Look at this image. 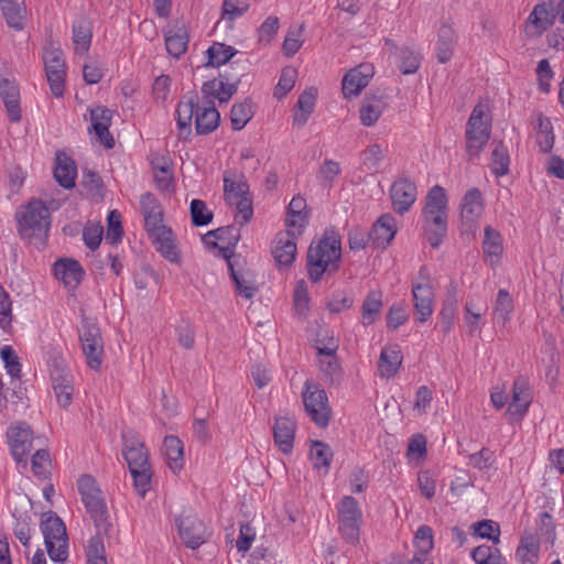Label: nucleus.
I'll use <instances>...</instances> for the list:
<instances>
[{
    "instance_id": "e433bc0d",
    "label": "nucleus",
    "mask_w": 564,
    "mask_h": 564,
    "mask_svg": "<svg viewBox=\"0 0 564 564\" xmlns=\"http://www.w3.org/2000/svg\"><path fill=\"white\" fill-rule=\"evenodd\" d=\"M156 243V250L170 262L180 263V250L173 239V232L167 228V234L158 231L149 236Z\"/></svg>"
},
{
    "instance_id": "680f3d73",
    "label": "nucleus",
    "mask_w": 564,
    "mask_h": 564,
    "mask_svg": "<svg viewBox=\"0 0 564 564\" xmlns=\"http://www.w3.org/2000/svg\"><path fill=\"white\" fill-rule=\"evenodd\" d=\"M296 76L297 72L295 68L291 66L284 67L279 83L274 88V97L279 99L283 98L294 87Z\"/></svg>"
},
{
    "instance_id": "a18cd8bd",
    "label": "nucleus",
    "mask_w": 564,
    "mask_h": 564,
    "mask_svg": "<svg viewBox=\"0 0 564 564\" xmlns=\"http://www.w3.org/2000/svg\"><path fill=\"white\" fill-rule=\"evenodd\" d=\"M253 116L251 99L247 98L241 102L232 105L230 110L231 128L239 131L246 127Z\"/></svg>"
},
{
    "instance_id": "37998d69",
    "label": "nucleus",
    "mask_w": 564,
    "mask_h": 564,
    "mask_svg": "<svg viewBox=\"0 0 564 564\" xmlns=\"http://www.w3.org/2000/svg\"><path fill=\"white\" fill-rule=\"evenodd\" d=\"M316 100V89L308 88L304 90V93L299 97L296 102V107L300 109V112H295L293 116V123L303 127L307 120L310 115L314 111Z\"/></svg>"
},
{
    "instance_id": "dca6fc26",
    "label": "nucleus",
    "mask_w": 564,
    "mask_h": 564,
    "mask_svg": "<svg viewBox=\"0 0 564 564\" xmlns=\"http://www.w3.org/2000/svg\"><path fill=\"white\" fill-rule=\"evenodd\" d=\"M532 402V392L528 379L519 377L513 381L512 400L507 409L510 421H519Z\"/></svg>"
},
{
    "instance_id": "f257e3e1",
    "label": "nucleus",
    "mask_w": 564,
    "mask_h": 564,
    "mask_svg": "<svg viewBox=\"0 0 564 564\" xmlns=\"http://www.w3.org/2000/svg\"><path fill=\"white\" fill-rule=\"evenodd\" d=\"M195 117V130L198 135L215 131L220 122V113L215 105L199 106L197 93H189L176 107V121L181 134L185 138L192 133V120Z\"/></svg>"
},
{
    "instance_id": "e2e57ef3",
    "label": "nucleus",
    "mask_w": 564,
    "mask_h": 564,
    "mask_svg": "<svg viewBox=\"0 0 564 564\" xmlns=\"http://www.w3.org/2000/svg\"><path fill=\"white\" fill-rule=\"evenodd\" d=\"M102 535H106V534L104 532H99L97 530L96 535L91 536L88 540V544L86 547L87 562H93V561H97V560H107Z\"/></svg>"
},
{
    "instance_id": "ddd939ff",
    "label": "nucleus",
    "mask_w": 564,
    "mask_h": 564,
    "mask_svg": "<svg viewBox=\"0 0 564 564\" xmlns=\"http://www.w3.org/2000/svg\"><path fill=\"white\" fill-rule=\"evenodd\" d=\"M484 210L481 193L478 188L468 189L460 206V226L464 232L474 234Z\"/></svg>"
},
{
    "instance_id": "c03bdc74",
    "label": "nucleus",
    "mask_w": 564,
    "mask_h": 564,
    "mask_svg": "<svg viewBox=\"0 0 564 564\" xmlns=\"http://www.w3.org/2000/svg\"><path fill=\"white\" fill-rule=\"evenodd\" d=\"M513 312V300L509 292L505 289H500L497 293L496 302L494 305V319L501 325H506Z\"/></svg>"
},
{
    "instance_id": "6ab92c4d",
    "label": "nucleus",
    "mask_w": 564,
    "mask_h": 564,
    "mask_svg": "<svg viewBox=\"0 0 564 564\" xmlns=\"http://www.w3.org/2000/svg\"><path fill=\"white\" fill-rule=\"evenodd\" d=\"M397 220L392 214L381 215L368 232L369 241L376 249H386L397 234Z\"/></svg>"
},
{
    "instance_id": "5701e85b",
    "label": "nucleus",
    "mask_w": 564,
    "mask_h": 564,
    "mask_svg": "<svg viewBox=\"0 0 564 564\" xmlns=\"http://www.w3.org/2000/svg\"><path fill=\"white\" fill-rule=\"evenodd\" d=\"M271 252L279 267H290L296 257V242L293 234L289 230L278 234Z\"/></svg>"
},
{
    "instance_id": "72a5a7b5",
    "label": "nucleus",
    "mask_w": 564,
    "mask_h": 564,
    "mask_svg": "<svg viewBox=\"0 0 564 564\" xmlns=\"http://www.w3.org/2000/svg\"><path fill=\"white\" fill-rule=\"evenodd\" d=\"M122 454L129 470L150 466L148 449L139 441L124 438Z\"/></svg>"
},
{
    "instance_id": "1a4fd4ad",
    "label": "nucleus",
    "mask_w": 564,
    "mask_h": 564,
    "mask_svg": "<svg viewBox=\"0 0 564 564\" xmlns=\"http://www.w3.org/2000/svg\"><path fill=\"white\" fill-rule=\"evenodd\" d=\"M305 412L319 427H326L330 421L332 410L326 391L319 384L306 381L302 392Z\"/></svg>"
},
{
    "instance_id": "13d9d810",
    "label": "nucleus",
    "mask_w": 564,
    "mask_h": 564,
    "mask_svg": "<svg viewBox=\"0 0 564 564\" xmlns=\"http://www.w3.org/2000/svg\"><path fill=\"white\" fill-rule=\"evenodd\" d=\"M51 458L46 449H37L31 459V468L37 478L46 479L50 476Z\"/></svg>"
},
{
    "instance_id": "58836bf2",
    "label": "nucleus",
    "mask_w": 564,
    "mask_h": 564,
    "mask_svg": "<svg viewBox=\"0 0 564 564\" xmlns=\"http://www.w3.org/2000/svg\"><path fill=\"white\" fill-rule=\"evenodd\" d=\"M382 293L370 291L361 306V322L365 326L373 324L382 310Z\"/></svg>"
},
{
    "instance_id": "393cba45",
    "label": "nucleus",
    "mask_w": 564,
    "mask_h": 564,
    "mask_svg": "<svg viewBox=\"0 0 564 564\" xmlns=\"http://www.w3.org/2000/svg\"><path fill=\"white\" fill-rule=\"evenodd\" d=\"M296 422L289 416L275 417L273 426V438L279 449L289 454L293 449Z\"/></svg>"
},
{
    "instance_id": "338daca9",
    "label": "nucleus",
    "mask_w": 564,
    "mask_h": 564,
    "mask_svg": "<svg viewBox=\"0 0 564 564\" xmlns=\"http://www.w3.org/2000/svg\"><path fill=\"white\" fill-rule=\"evenodd\" d=\"M12 322V302L9 293L0 284V328L8 330Z\"/></svg>"
},
{
    "instance_id": "0eeeda50",
    "label": "nucleus",
    "mask_w": 564,
    "mask_h": 564,
    "mask_svg": "<svg viewBox=\"0 0 564 564\" xmlns=\"http://www.w3.org/2000/svg\"><path fill=\"white\" fill-rule=\"evenodd\" d=\"M224 195L229 206L236 208V221L240 226L247 225L253 216L252 199L249 196V185L243 176L232 178L224 177Z\"/></svg>"
},
{
    "instance_id": "20e7f679",
    "label": "nucleus",
    "mask_w": 564,
    "mask_h": 564,
    "mask_svg": "<svg viewBox=\"0 0 564 564\" xmlns=\"http://www.w3.org/2000/svg\"><path fill=\"white\" fill-rule=\"evenodd\" d=\"M341 257L340 238L335 230H326L316 246L312 243L307 250V274L313 282H318L328 267L338 269Z\"/></svg>"
},
{
    "instance_id": "4d7b16f0",
    "label": "nucleus",
    "mask_w": 564,
    "mask_h": 564,
    "mask_svg": "<svg viewBox=\"0 0 564 564\" xmlns=\"http://www.w3.org/2000/svg\"><path fill=\"white\" fill-rule=\"evenodd\" d=\"M189 210L195 227L206 226L213 220V213L208 210L206 203L200 199H193Z\"/></svg>"
},
{
    "instance_id": "bb28decb",
    "label": "nucleus",
    "mask_w": 564,
    "mask_h": 564,
    "mask_svg": "<svg viewBox=\"0 0 564 564\" xmlns=\"http://www.w3.org/2000/svg\"><path fill=\"white\" fill-rule=\"evenodd\" d=\"M0 97L12 122L21 120L20 90L14 80L0 79Z\"/></svg>"
},
{
    "instance_id": "49530a36",
    "label": "nucleus",
    "mask_w": 564,
    "mask_h": 564,
    "mask_svg": "<svg viewBox=\"0 0 564 564\" xmlns=\"http://www.w3.org/2000/svg\"><path fill=\"white\" fill-rule=\"evenodd\" d=\"M237 53V50L230 45H226L224 43L215 42L208 50L207 54V64L206 66H216L219 67L226 63H228Z\"/></svg>"
},
{
    "instance_id": "9b49d317",
    "label": "nucleus",
    "mask_w": 564,
    "mask_h": 564,
    "mask_svg": "<svg viewBox=\"0 0 564 564\" xmlns=\"http://www.w3.org/2000/svg\"><path fill=\"white\" fill-rule=\"evenodd\" d=\"M339 531L341 536L350 542L359 541L361 523V510L357 500L351 496H345L338 505Z\"/></svg>"
},
{
    "instance_id": "b1692460",
    "label": "nucleus",
    "mask_w": 564,
    "mask_h": 564,
    "mask_svg": "<svg viewBox=\"0 0 564 564\" xmlns=\"http://www.w3.org/2000/svg\"><path fill=\"white\" fill-rule=\"evenodd\" d=\"M228 78L223 82L218 76L207 80L203 84L200 91L203 96V104L215 105L218 100L220 104L228 102L236 94V88L232 84H228Z\"/></svg>"
},
{
    "instance_id": "4c0bfd02",
    "label": "nucleus",
    "mask_w": 564,
    "mask_h": 564,
    "mask_svg": "<svg viewBox=\"0 0 564 564\" xmlns=\"http://www.w3.org/2000/svg\"><path fill=\"white\" fill-rule=\"evenodd\" d=\"M384 102L380 97H365L359 110V118L364 126H373L382 115Z\"/></svg>"
},
{
    "instance_id": "a19ab883",
    "label": "nucleus",
    "mask_w": 564,
    "mask_h": 564,
    "mask_svg": "<svg viewBox=\"0 0 564 564\" xmlns=\"http://www.w3.org/2000/svg\"><path fill=\"white\" fill-rule=\"evenodd\" d=\"M454 45V30L449 25L443 24L438 30V39L436 42V56L440 63H446L451 59Z\"/></svg>"
},
{
    "instance_id": "2eb2a0df",
    "label": "nucleus",
    "mask_w": 564,
    "mask_h": 564,
    "mask_svg": "<svg viewBox=\"0 0 564 564\" xmlns=\"http://www.w3.org/2000/svg\"><path fill=\"white\" fill-rule=\"evenodd\" d=\"M140 208L144 217V228L149 236L158 231L167 234V227L163 224L162 205L152 193L141 195Z\"/></svg>"
},
{
    "instance_id": "a211bd4d",
    "label": "nucleus",
    "mask_w": 564,
    "mask_h": 564,
    "mask_svg": "<svg viewBox=\"0 0 564 564\" xmlns=\"http://www.w3.org/2000/svg\"><path fill=\"white\" fill-rule=\"evenodd\" d=\"M434 291L430 283H412L414 316L419 323H425L434 311Z\"/></svg>"
},
{
    "instance_id": "7c9ffc66",
    "label": "nucleus",
    "mask_w": 564,
    "mask_h": 564,
    "mask_svg": "<svg viewBox=\"0 0 564 564\" xmlns=\"http://www.w3.org/2000/svg\"><path fill=\"white\" fill-rule=\"evenodd\" d=\"M55 162V181L66 189L73 188L75 186V180L77 176V167L74 160L66 155L64 152L58 151L56 153Z\"/></svg>"
},
{
    "instance_id": "c85d7f7f",
    "label": "nucleus",
    "mask_w": 564,
    "mask_h": 564,
    "mask_svg": "<svg viewBox=\"0 0 564 564\" xmlns=\"http://www.w3.org/2000/svg\"><path fill=\"white\" fill-rule=\"evenodd\" d=\"M403 356L398 345H389L382 348L378 360V373L381 378H393L401 365Z\"/></svg>"
},
{
    "instance_id": "ea45409f",
    "label": "nucleus",
    "mask_w": 564,
    "mask_h": 564,
    "mask_svg": "<svg viewBox=\"0 0 564 564\" xmlns=\"http://www.w3.org/2000/svg\"><path fill=\"white\" fill-rule=\"evenodd\" d=\"M288 215L290 216L285 220L288 227H305L308 223L305 198L300 195L294 196L289 204Z\"/></svg>"
},
{
    "instance_id": "4468645a",
    "label": "nucleus",
    "mask_w": 564,
    "mask_h": 564,
    "mask_svg": "<svg viewBox=\"0 0 564 564\" xmlns=\"http://www.w3.org/2000/svg\"><path fill=\"white\" fill-rule=\"evenodd\" d=\"M177 527L181 539L192 550L198 549L208 536L204 522L196 514H182Z\"/></svg>"
},
{
    "instance_id": "bf43d9fd",
    "label": "nucleus",
    "mask_w": 564,
    "mask_h": 564,
    "mask_svg": "<svg viewBox=\"0 0 564 564\" xmlns=\"http://www.w3.org/2000/svg\"><path fill=\"white\" fill-rule=\"evenodd\" d=\"M249 9L247 0H224L221 7V18L226 21L232 22L237 18L243 15Z\"/></svg>"
},
{
    "instance_id": "cd10ccee",
    "label": "nucleus",
    "mask_w": 564,
    "mask_h": 564,
    "mask_svg": "<svg viewBox=\"0 0 564 564\" xmlns=\"http://www.w3.org/2000/svg\"><path fill=\"white\" fill-rule=\"evenodd\" d=\"M54 275L66 286L76 288L84 278V270L79 262L74 259H59L53 267Z\"/></svg>"
},
{
    "instance_id": "4be33fe9",
    "label": "nucleus",
    "mask_w": 564,
    "mask_h": 564,
    "mask_svg": "<svg viewBox=\"0 0 564 564\" xmlns=\"http://www.w3.org/2000/svg\"><path fill=\"white\" fill-rule=\"evenodd\" d=\"M89 111L91 129L96 133L99 142L107 149H112L115 147V139L109 131L111 126L112 111L101 106L90 108Z\"/></svg>"
},
{
    "instance_id": "f704fd0d",
    "label": "nucleus",
    "mask_w": 564,
    "mask_h": 564,
    "mask_svg": "<svg viewBox=\"0 0 564 564\" xmlns=\"http://www.w3.org/2000/svg\"><path fill=\"white\" fill-rule=\"evenodd\" d=\"M540 554V542L531 532H524L520 539V544L516 550V560L520 564H536Z\"/></svg>"
},
{
    "instance_id": "412c9836",
    "label": "nucleus",
    "mask_w": 564,
    "mask_h": 564,
    "mask_svg": "<svg viewBox=\"0 0 564 564\" xmlns=\"http://www.w3.org/2000/svg\"><path fill=\"white\" fill-rule=\"evenodd\" d=\"M373 75L371 65L360 64L350 69L343 78L341 90L346 98L358 96L368 85L370 77Z\"/></svg>"
},
{
    "instance_id": "8fccbe9b",
    "label": "nucleus",
    "mask_w": 564,
    "mask_h": 564,
    "mask_svg": "<svg viewBox=\"0 0 564 564\" xmlns=\"http://www.w3.org/2000/svg\"><path fill=\"white\" fill-rule=\"evenodd\" d=\"M45 72L66 69L63 51L50 42L43 51Z\"/></svg>"
},
{
    "instance_id": "603ef678",
    "label": "nucleus",
    "mask_w": 564,
    "mask_h": 564,
    "mask_svg": "<svg viewBox=\"0 0 564 564\" xmlns=\"http://www.w3.org/2000/svg\"><path fill=\"white\" fill-rule=\"evenodd\" d=\"M304 25L299 28H290L282 44V50L285 56L291 57L295 55L304 43L303 39Z\"/></svg>"
},
{
    "instance_id": "c756f323",
    "label": "nucleus",
    "mask_w": 564,
    "mask_h": 564,
    "mask_svg": "<svg viewBox=\"0 0 564 564\" xmlns=\"http://www.w3.org/2000/svg\"><path fill=\"white\" fill-rule=\"evenodd\" d=\"M556 12L554 0L542 1L534 6L528 18V23L536 29L538 34H541L555 22Z\"/></svg>"
},
{
    "instance_id": "052dcab7",
    "label": "nucleus",
    "mask_w": 564,
    "mask_h": 564,
    "mask_svg": "<svg viewBox=\"0 0 564 564\" xmlns=\"http://www.w3.org/2000/svg\"><path fill=\"white\" fill-rule=\"evenodd\" d=\"M539 538V542L543 541L545 543L553 544L555 541V527L553 523L552 516L549 512H542L540 514L538 533L534 534Z\"/></svg>"
},
{
    "instance_id": "a878e982",
    "label": "nucleus",
    "mask_w": 564,
    "mask_h": 564,
    "mask_svg": "<svg viewBox=\"0 0 564 564\" xmlns=\"http://www.w3.org/2000/svg\"><path fill=\"white\" fill-rule=\"evenodd\" d=\"M164 40L167 53L175 58H180L186 52L189 40L185 24L176 21L165 31Z\"/></svg>"
},
{
    "instance_id": "9d476101",
    "label": "nucleus",
    "mask_w": 564,
    "mask_h": 564,
    "mask_svg": "<svg viewBox=\"0 0 564 564\" xmlns=\"http://www.w3.org/2000/svg\"><path fill=\"white\" fill-rule=\"evenodd\" d=\"M484 118L485 110L480 105H477L467 121L465 132L466 152L469 160L480 154L490 138V124Z\"/></svg>"
},
{
    "instance_id": "de8ad7c7",
    "label": "nucleus",
    "mask_w": 564,
    "mask_h": 564,
    "mask_svg": "<svg viewBox=\"0 0 564 564\" xmlns=\"http://www.w3.org/2000/svg\"><path fill=\"white\" fill-rule=\"evenodd\" d=\"M1 10L6 22L10 28L20 31L24 28L25 7L24 1L3 3Z\"/></svg>"
},
{
    "instance_id": "2f4dec72",
    "label": "nucleus",
    "mask_w": 564,
    "mask_h": 564,
    "mask_svg": "<svg viewBox=\"0 0 564 564\" xmlns=\"http://www.w3.org/2000/svg\"><path fill=\"white\" fill-rule=\"evenodd\" d=\"M481 248L484 256L489 259L490 265L499 263L503 254V238L501 234L490 225L484 228Z\"/></svg>"
},
{
    "instance_id": "774afa93",
    "label": "nucleus",
    "mask_w": 564,
    "mask_h": 564,
    "mask_svg": "<svg viewBox=\"0 0 564 564\" xmlns=\"http://www.w3.org/2000/svg\"><path fill=\"white\" fill-rule=\"evenodd\" d=\"M415 545L417 547L416 553L421 555L429 554L433 549V530L429 525H421L414 536Z\"/></svg>"
},
{
    "instance_id": "f3484780",
    "label": "nucleus",
    "mask_w": 564,
    "mask_h": 564,
    "mask_svg": "<svg viewBox=\"0 0 564 564\" xmlns=\"http://www.w3.org/2000/svg\"><path fill=\"white\" fill-rule=\"evenodd\" d=\"M416 185L409 178H399L393 182L390 188L392 207L395 213L403 215L410 210L416 200Z\"/></svg>"
},
{
    "instance_id": "79ce46f5",
    "label": "nucleus",
    "mask_w": 564,
    "mask_h": 564,
    "mask_svg": "<svg viewBox=\"0 0 564 564\" xmlns=\"http://www.w3.org/2000/svg\"><path fill=\"white\" fill-rule=\"evenodd\" d=\"M535 131L536 143L541 152H551L554 145V133L551 120L547 117L543 116L542 113H539L536 118Z\"/></svg>"
},
{
    "instance_id": "09e8293b",
    "label": "nucleus",
    "mask_w": 564,
    "mask_h": 564,
    "mask_svg": "<svg viewBox=\"0 0 564 564\" xmlns=\"http://www.w3.org/2000/svg\"><path fill=\"white\" fill-rule=\"evenodd\" d=\"M509 153L507 147L500 141L497 142L491 153V172L496 176H503L509 172Z\"/></svg>"
},
{
    "instance_id": "473e14b6",
    "label": "nucleus",
    "mask_w": 564,
    "mask_h": 564,
    "mask_svg": "<svg viewBox=\"0 0 564 564\" xmlns=\"http://www.w3.org/2000/svg\"><path fill=\"white\" fill-rule=\"evenodd\" d=\"M93 40V28L87 19H78L72 25V43L77 55L88 53Z\"/></svg>"
},
{
    "instance_id": "f8f14e48",
    "label": "nucleus",
    "mask_w": 564,
    "mask_h": 564,
    "mask_svg": "<svg viewBox=\"0 0 564 564\" xmlns=\"http://www.w3.org/2000/svg\"><path fill=\"white\" fill-rule=\"evenodd\" d=\"M11 455L23 468L28 465V456L33 447V431L25 422H15L7 431Z\"/></svg>"
},
{
    "instance_id": "69168bd1",
    "label": "nucleus",
    "mask_w": 564,
    "mask_h": 564,
    "mask_svg": "<svg viewBox=\"0 0 564 564\" xmlns=\"http://www.w3.org/2000/svg\"><path fill=\"white\" fill-rule=\"evenodd\" d=\"M280 26L279 18L275 15L268 17L259 26L258 41L260 43L269 44L276 35Z\"/></svg>"
},
{
    "instance_id": "864d4df0",
    "label": "nucleus",
    "mask_w": 564,
    "mask_h": 564,
    "mask_svg": "<svg viewBox=\"0 0 564 564\" xmlns=\"http://www.w3.org/2000/svg\"><path fill=\"white\" fill-rule=\"evenodd\" d=\"M470 529L474 531L475 535L491 540L495 544L499 543L500 541V527L492 520H481L475 522L471 524Z\"/></svg>"
},
{
    "instance_id": "39448f33",
    "label": "nucleus",
    "mask_w": 564,
    "mask_h": 564,
    "mask_svg": "<svg viewBox=\"0 0 564 564\" xmlns=\"http://www.w3.org/2000/svg\"><path fill=\"white\" fill-rule=\"evenodd\" d=\"M77 488L96 529L99 532L109 534L111 528L109 512L96 479L90 475H83L77 481Z\"/></svg>"
},
{
    "instance_id": "f03ea898",
    "label": "nucleus",
    "mask_w": 564,
    "mask_h": 564,
    "mask_svg": "<svg viewBox=\"0 0 564 564\" xmlns=\"http://www.w3.org/2000/svg\"><path fill=\"white\" fill-rule=\"evenodd\" d=\"M19 236L30 245L41 248L45 245L50 227L51 214L41 199H32L25 207L15 213Z\"/></svg>"
},
{
    "instance_id": "aec40b11",
    "label": "nucleus",
    "mask_w": 564,
    "mask_h": 564,
    "mask_svg": "<svg viewBox=\"0 0 564 564\" xmlns=\"http://www.w3.org/2000/svg\"><path fill=\"white\" fill-rule=\"evenodd\" d=\"M338 346V340L334 337L328 338L327 346H317L319 369L332 383L340 377V366L336 356Z\"/></svg>"
},
{
    "instance_id": "5fc2aeb1",
    "label": "nucleus",
    "mask_w": 564,
    "mask_h": 564,
    "mask_svg": "<svg viewBox=\"0 0 564 564\" xmlns=\"http://www.w3.org/2000/svg\"><path fill=\"white\" fill-rule=\"evenodd\" d=\"M133 479V486L138 495L142 498L151 489L152 470L151 466L134 468L130 470Z\"/></svg>"
},
{
    "instance_id": "c9c22d12",
    "label": "nucleus",
    "mask_w": 564,
    "mask_h": 564,
    "mask_svg": "<svg viewBox=\"0 0 564 564\" xmlns=\"http://www.w3.org/2000/svg\"><path fill=\"white\" fill-rule=\"evenodd\" d=\"M162 453L169 468L176 473L183 468L184 453L183 443L177 436L169 435L163 441Z\"/></svg>"
},
{
    "instance_id": "6e6552de",
    "label": "nucleus",
    "mask_w": 564,
    "mask_h": 564,
    "mask_svg": "<svg viewBox=\"0 0 564 564\" xmlns=\"http://www.w3.org/2000/svg\"><path fill=\"white\" fill-rule=\"evenodd\" d=\"M78 338L88 367L91 370H99L105 356V345L97 322L83 316L78 327Z\"/></svg>"
},
{
    "instance_id": "3c124183",
    "label": "nucleus",
    "mask_w": 564,
    "mask_h": 564,
    "mask_svg": "<svg viewBox=\"0 0 564 564\" xmlns=\"http://www.w3.org/2000/svg\"><path fill=\"white\" fill-rule=\"evenodd\" d=\"M333 453L327 444L321 441H315L311 448V459L314 468L326 470L329 467Z\"/></svg>"
},
{
    "instance_id": "7ed1b4c3",
    "label": "nucleus",
    "mask_w": 564,
    "mask_h": 564,
    "mask_svg": "<svg viewBox=\"0 0 564 564\" xmlns=\"http://www.w3.org/2000/svg\"><path fill=\"white\" fill-rule=\"evenodd\" d=\"M423 230L432 248H438L447 234V196L434 185L427 193L422 210Z\"/></svg>"
},
{
    "instance_id": "6e6d98bb",
    "label": "nucleus",
    "mask_w": 564,
    "mask_h": 564,
    "mask_svg": "<svg viewBox=\"0 0 564 564\" xmlns=\"http://www.w3.org/2000/svg\"><path fill=\"white\" fill-rule=\"evenodd\" d=\"M457 313V300L455 295H448L443 303L440 312L441 326L444 333H449L454 326V321Z\"/></svg>"
},
{
    "instance_id": "423d86ee",
    "label": "nucleus",
    "mask_w": 564,
    "mask_h": 564,
    "mask_svg": "<svg viewBox=\"0 0 564 564\" xmlns=\"http://www.w3.org/2000/svg\"><path fill=\"white\" fill-rule=\"evenodd\" d=\"M41 531L51 560L61 563L66 561L68 556V536L62 519L52 511L42 513Z\"/></svg>"
},
{
    "instance_id": "0e129e2a",
    "label": "nucleus",
    "mask_w": 564,
    "mask_h": 564,
    "mask_svg": "<svg viewBox=\"0 0 564 564\" xmlns=\"http://www.w3.org/2000/svg\"><path fill=\"white\" fill-rule=\"evenodd\" d=\"M421 64V56L419 53L404 47L400 51V69L402 74H414Z\"/></svg>"
}]
</instances>
